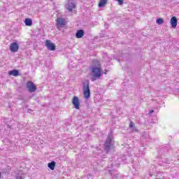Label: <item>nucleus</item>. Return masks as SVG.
<instances>
[{"mask_svg":"<svg viewBox=\"0 0 179 179\" xmlns=\"http://www.w3.org/2000/svg\"><path fill=\"white\" fill-rule=\"evenodd\" d=\"M103 75L101 72V68L97 66H92L91 67V73L90 75V79L92 82H95L97 79H100Z\"/></svg>","mask_w":179,"mask_h":179,"instance_id":"nucleus-1","label":"nucleus"},{"mask_svg":"<svg viewBox=\"0 0 179 179\" xmlns=\"http://www.w3.org/2000/svg\"><path fill=\"white\" fill-rule=\"evenodd\" d=\"M83 96L84 99L86 100H88V99H90V87L89 86V80H85L83 83Z\"/></svg>","mask_w":179,"mask_h":179,"instance_id":"nucleus-2","label":"nucleus"},{"mask_svg":"<svg viewBox=\"0 0 179 179\" xmlns=\"http://www.w3.org/2000/svg\"><path fill=\"white\" fill-rule=\"evenodd\" d=\"M26 86L29 93H34V92H36V90H37V87L32 81H28L26 84Z\"/></svg>","mask_w":179,"mask_h":179,"instance_id":"nucleus-3","label":"nucleus"},{"mask_svg":"<svg viewBox=\"0 0 179 179\" xmlns=\"http://www.w3.org/2000/svg\"><path fill=\"white\" fill-rule=\"evenodd\" d=\"M72 104L76 110H80V100H79V97L73 96L72 99Z\"/></svg>","mask_w":179,"mask_h":179,"instance_id":"nucleus-4","label":"nucleus"},{"mask_svg":"<svg viewBox=\"0 0 179 179\" xmlns=\"http://www.w3.org/2000/svg\"><path fill=\"white\" fill-rule=\"evenodd\" d=\"M113 134H109L105 143V150H110V148L111 146V142H113Z\"/></svg>","mask_w":179,"mask_h":179,"instance_id":"nucleus-5","label":"nucleus"},{"mask_svg":"<svg viewBox=\"0 0 179 179\" xmlns=\"http://www.w3.org/2000/svg\"><path fill=\"white\" fill-rule=\"evenodd\" d=\"M45 47H47L48 50L49 51H55V44L52 43L50 40H46L45 41Z\"/></svg>","mask_w":179,"mask_h":179,"instance_id":"nucleus-6","label":"nucleus"},{"mask_svg":"<svg viewBox=\"0 0 179 179\" xmlns=\"http://www.w3.org/2000/svg\"><path fill=\"white\" fill-rule=\"evenodd\" d=\"M11 52H17L19 51V44L17 42L12 43L10 45Z\"/></svg>","mask_w":179,"mask_h":179,"instance_id":"nucleus-7","label":"nucleus"},{"mask_svg":"<svg viewBox=\"0 0 179 179\" xmlns=\"http://www.w3.org/2000/svg\"><path fill=\"white\" fill-rule=\"evenodd\" d=\"M76 8V4L72 1H69V3L66 5V8L67 10H69V12H72Z\"/></svg>","mask_w":179,"mask_h":179,"instance_id":"nucleus-8","label":"nucleus"},{"mask_svg":"<svg viewBox=\"0 0 179 179\" xmlns=\"http://www.w3.org/2000/svg\"><path fill=\"white\" fill-rule=\"evenodd\" d=\"M171 24V27H173V29H176V27H177V24L178 23V20H177V17L173 16L171 18V22H170Z\"/></svg>","mask_w":179,"mask_h":179,"instance_id":"nucleus-9","label":"nucleus"},{"mask_svg":"<svg viewBox=\"0 0 179 179\" xmlns=\"http://www.w3.org/2000/svg\"><path fill=\"white\" fill-rule=\"evenodd\" d=\"M85 36V31L83 29H78L76 33V38H82Z\"/></svg>","mask_w":179,"mask_h":179,"instance_id":"nucleus-10","label":"nucleus"},{"mask_svg":"<svg viewBox=\"0 0 179 179\" xmlns=\"http://www.w3.org/2000/svg\"><path fill=\"white\" fill-rule=\"evenodd\" d=\"M8 75H10V76H19V70L13 69V70L9 71Z\"/></svg>","mask_w":179,"mask_h":179,"instance_id":"nucleus-11","label":"nucleus"},{"mask_svg":"<svg viewBox=\"0 0 179 179\" xmlns=\"http://www.w3.org/2000/svg\"><path fill=\"white\" fill-rule=\"evenodd\" d=\"M108 0H100L98 4L99 8H103L107 5Z\"/></svg>","mask_w":179,"mask_h":179,"instance_id":"nucleus-12","label":"nucleus"},{"mask_svg":"<svg viewBox=\"0 0 179 179\" xmlns=\"http://www.w3.org/2000/svg\"><path fill=\"white\" fill-rule=\"evenodd\" d=\"M57 23L58 26H65V20L64 18H58Z\"/></svg>","mask_w":179,"mask_h":179,"instance_id":"nucleus-13","label":"nucleus"},{"mask_svg":"<svg viewBox=\"0 0 179 179\" xmlns=\"http://www.w3.org/2000/svg\"><path fill=\"white\" fill-rule=\"evenodd\" d=\"M24 24L26 26H31L33 24V20L30 18H26L24 20Z\"/></svg>","mask_w":179,"mask_h":179,"instance_id":"nucleus-14","label":"nucleus"},{"mask_svg":"<svg viewBox=\"0 0 179 179\" xmlns=\"http://www.w3.org/2000/svg\"><path fill=\"white\" fill-rule=\"evenodd\" d=\"M55 164H56L55 162L52 161V162L48 164V167H49L50 170H54V169H55Z\"/></svg>","mask_w":179,"mask_h":179,"instance_id":"nucleus-15","label":"nucleus"},{"mask_svg":"<svg viewBox=\"0 0 179 179\" xmlns=\"http://www.w3.org/2000/svg\"><path fill=\"white\" fill-rule=\"evenodd\" d=\"M156 23L157 24H163V23H164V20H163V18H158L156 20Z\"/></svg>","mask_w":179,"mask_h":179,"instance_id":"nucleus-16","label":"nucleus"},{"mask_svg":"<svg viewBox=\"0 0 179 179\" xmlns=\"http://www.w3.org/2000/svg\"><path fill=\"white\" fill-rule=\"evenodd\" d=\"M119 5H124V0H116Z\"/></svg>","mask_w":179,"mask_h":179,"instance_id":"nucleus-17","label":"nucleus"},{"mask_svg":"<svg viewBox=\"0 0 179 179\" xmlns=\"http://www.w3.org/2000/svg\"><path fill=\"white\" fill-rule=\"evenodd\" d=\"M134 127H135V124H134V122H130L129 127L130 128H134Z\"/></svg>","mask_w":179,"mask_h":179,"instance_id":"nucleus-18","label":"nucleus"},{"mask_svg":"<svg viewBox=\"0 0 179 179\" xmlns=\"http://www.w3.org/2000/svg\"><path fill=\"white\" fill-rule=\"evenodd\" d=\"M17 179H23V178L21 176H17Z\"/></svg>","mask_w":179,"mask_h":179,"instance_id":"nucleus-19","label":"nucleus"},{"mask_svg":"<svg viewBox=\"0 0 179 179\" xmlns=\"http://www.w3.org/2000/svg\"><path fill=\"white\" fill-rule=\"evenodd\" d=\"M150 113H155V110L151 109V110H150Z\"/></svg>","mask_w":179,"mask_h":179,"instance_id":"nucleus-20","label":"nucleus"},{"mask_svg":"<svg viewBox=\"0 0 179 179\" xmlns=\"http://www.w3.org/2000/svg\"><path fill=\"white\" fill-rule=\"evenodd\" d=\"M134 131H136V127H134Z\"/></svg>","mask_w":179,"mask_h":179,"instance_id":"nucleus-21","label":"nucleus"},{"mask_svg":"<svg viewBox=\"0 0 179 179\" xmlns=\"http://www.w3.org/2000/svg\"><path fill=\"white\" fill-rule=\"evenodd\" d=\"M0 178H1V173H0Z\"/></svg>","mask_w":179,"mask_h":179,"instance_id":"nucleus-22","label":"nucleus"}]
</instances>
